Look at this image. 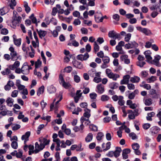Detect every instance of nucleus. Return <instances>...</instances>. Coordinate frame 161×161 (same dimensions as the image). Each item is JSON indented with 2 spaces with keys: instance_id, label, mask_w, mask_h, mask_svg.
<instances>
[{
  "instance_id": "nucleus-1",
  "label": "nucleus",
  "mask_w": 161,
  "mask_h": 161,
  "mask_svg": "<svg viewBox=\"0 0 161 161\" xmlns=\"http://www.w3.org/2000/svg\"><path fill=\"white\" fill-rule=\"evenodd\" d=\"M21 17L19 15L17 12L14 10L13 12V15L12 18V23L13 25L16 26L21 22Z\"/></svg>"
},
{
  "instance_id": "nucleus-2",
  "label": "nucleus",
  "mask_w": 161,
  "mask_h": 161,
  "mask_svg": "<svg viewBox=\"0 0 161 161\" xmlns=\"http://www.w3.org/2000/svg\"><path fill=\"white\" fill-rule=\"evenodd\" d=\"M59 82L60 84L65 89H68L71 86L69 82H66L62 74H60L59 76Z\"/></svg>"
},
{
  "instance_id": "nucleus-3",
  "label": "nucleus",
  "mask_w": 161,
  "mask_h": 161,
  "mask_svg": "<svg viewBox=\"0 0 161 161\" xmlns=\"http://www.w3.org/2000/svg\"><path fill=\"white\" fill-rule=\"evenodd\" d=\"M9 50L10 52V55L11 60L13 61L17 60L18 58V54L15 50L14 48L12 46L10 47Z\"/></svg>"
},
{
  "instance_id": "nucleus-4",
  "label": "nucleus",
  "mask_w": 161,
  "mask_h": 161,
  "mask_svg": "<svg viewBox=\"0 0 161 161\" xmlns=\"http://www.w3.org/2000/svg\"><path fill=\"white\" fill-rule=\"evenodd\" d=\"M0 111H1L0 114L3 116L8 115H12V112L6 109L5 105H2L0 107Z\"/></svg>"
},
{
  "instance_id": "nucleus-5",
  "label": "nucleus",
  "mask_w": 161,
  "mask_h": 161,
  "mask_svg": "<svg viewBox=\"0 0 161 161\" xmlns=\"http://www.w3.org/2000/svg\"><path fill=\"white\" fill-rule=\"evenodd\" d=\"M44 145H41L40 143H38V142H36L35 144V150L34 152L35 153H37L40 151L42 150L44 148Z\"/></svg>"
},
{
  "instance_id": "nucleus-6",
  "label": "nucleus",
  "mask_w": 161,
  "mask_h": 161,
  "mask_svg": "<svg viewBox=\"0 0 161 161\" xmlns=\"http://www.w3.org/2000/svg\"><path fill=\"white\" fill-rule=\"evenodd\" d=\"M133 149L134 150L135 153L137 155H140L141 152L139 150L140 147L139 144L137 143H134L131 145Z\"/></svg>"
},
{
  "instance_id": "nucleus-7",
  "label": "nucleus",
  "mask_w": 161,
  "mask_h": 161,
  "mask_svg": "<svg viewBox=\"0 0 161 161\" xmlns=\"http://www.w3.org/2000/svg\"><path fill=\"white\" fill-rule=\"evenodd\" d=\"M89 57V55L87 53H85L84 54H79L77 56V59L81 61H85Z\"/></svg>"
},
{
  "instance_id": "nucleus-8",
  "label": "nucleus",
  "mask_w": 161,
  "mask_h": 161,
  "mask_svg": "<svg viewBox=\"0 0 161 161\" xmlns=\"http://www.w3.org/2000/svg\"><path fill=\"white\" fill-rule=\"evenodd\" d=\"M96 22L97 23H99L102 22L103 18L102 16V14L100 12H97L94 16Z\"/></svg>"
},
{
  "instance_id": "nucleus-9",
  "label": "nucleus",
  "mask_w": 161,
  "mask_h": 161,
  "mask_svg": "<svg viewBox=\"0 0 161 161\" xmlns=\"http://www.w3.org/2000/svg\"><path fill=\"white\" fill-rule=\"evenodd\" d=\"M161 56L158 55H157L154 57V59L152 61V63L156 66L159 67L161 66L159 61L161 59Z\"/></svg>"
},
{
  "instance_id": "nucleus-10",
  "label": "nucleus",
  "mask_w": 161,
  "mask_h": 161,
  "mask_svg": "<svg viewBox=\"0 0 161 161\" xmlns=\"http://www.w3.org/2000/svg\"><path fill=\"white\" fill-rule=\"evenodd\" d=\"M77 72L76 71L74 70L71 73V75L74 77V81L76 83H79L80 80V76L77 75Z\"/></svg>"
},
{
  "instance_id": "nucleus-11",
  "label": "nucleus",
  "mask_w": 161,
  "mask_h": 161,
  "mask_svg": "<svg viewBox=\"0 0 161 161\" xmlns=\"http://www.w3.org/2000/svg\"><path fill=\"white\" fill-rule=\"evenodd\" d=\"M149 94L152 96V98L153 99H158L160 95L155 90L153 89L150 90Z\"/></svg>"
},
{
  "instance_id": "nucleus-12",
  "label": "nucleus",
  "mask_w": 161,
  "mask_h": 161,
  "mask_svg": "<svg viewBox=\"0 0 161 161\" xmlns=\"http://www.w3.org/2000/svg\"><path fill=\"white\" fill-rule=\"evenodd\" d=\"M130 78V76L129 75H124L123 77V79L120 82L121 85L127 84L129 83V80Z\"/></svg>"
},
{
  "instance_id": "nucleus-13",
  "label": "nucleus",
  "mask_w": 161,
  "mask_h": 161,
  "mask_svg": "<svg viewBox=\"0 0 161 161\" xmlns=\"http://www.w3.org/2000/svg\"><path fill=\"white\" fill-rule=\"evenodd\" d=\"M138 44L135 41H133L125 45V47L127 49L137 47Z\"/></svg>"
},
{
  "instance_id": "nucleus-14",
  "label": "nucleus",
  "mask_w": 161,
  "mask_h": 161,
  "mask_svg": "<svg viewBox=\"0 0 161 161\" xmlns=\"http://www.w3.org/2000/svg\"><path fill=\"white\" fill-rule=\"evenodd\" d=\"M130 150L129 148H126L122 151V157L123 159H125L128 158V154L130 152Z\"/></svg>"
},
{
  "instance_id": "nucleus-15",
  "label": "nucleus",
  "mask_w": 161,
  "mask_h": 161,
  "mask_svg": "<svg viewBox=\"0 0 161 161\" xmlns=\"http://www.w3.org/2000/svg\"><path fill=\"white\" fill-rule=\"evenodd\" d=\"M39 142L41 145H44L45 147L46 145L49 144L50 140L45 138L41 137L39 139Z\"/></svg>"
},
{
  "instance_id": "nucleus-16",
  "label": "nucleus",
  "mask_w": 161,
  "mask_h": 161,
  "mask_svg": "<svg viewBox=\"0 0 161 161\" xmlns=\"http://www.w3.org/2000/svg\"><path fill=\"white\" fill-rule=\"evenodd\" d=\"M121 151V149L120 147H116L115 150L114 151H111V153L114 155V156L117 158L120 155V153Z\"/></svg>"
},
{
  "instance_id": "nucleus-17",
  "label": "nucleus",
  "mask_w": 161,
  "mask_h": 161,
  "mask_svg": "<svg viewBox=\"0 0 161 161\" xmlns=\"http://www.w3.org/2000/svg\"><path fill=\"white\" fill-rule=\"evenodd\" d=\"M111 38L113 39H118L119 40L121 39V36L119 33H117L114 31H111Z\"/></svg>"
},
{
  "instance_id": "nucleus-18",
  "label": "nucleus",
  "mask_w": 161,
  "mask_h": 161,
  "mask_svg": "<svg viewBox=\"0 0 161 161\" xmlns=\"http://www.w3.org/2000/svg\"><path fill=\"white\" fill-rule=\"evenodd\" d=\"M21 72L24 74L27 75L29 73V67L26 65H23L21 68Z\"/></svg>"
},
{
  "instance_id": "nucleus-19",
  "label": "nucleus",
  "mask_w": 161,
  "mask_h": 161,
  "mask_svg": "<svg viewBox=\"0 0 161 161\" xmlns=\"http://www.w3.org/2000/svg\"><path fill=\"white\" fill-rule=\"evenodd\" d=\"M145 55V57L147 59V61L148 62L149 61L152 59V57L151 56V53L150 50H147L145 51L144 53Z\"/></svg>"
},
{
  "instance_id": "nucleus-20",
  "label": "nucleus",
  "mask_w": 161,
  "mask_h": 161,
  "mask_svg": "<svg viewBox=\"0 0 161 161\" xmlns=\"http://www.w3.org/2000/svg\"><path fill=\"white\" fill-rule=\"evenodd\" d=\"M110 142H107L106 144L103 143L102 145V148H103V151H106L109 149L110 147Z\"/></svg>"
},
{
  "instance_id": "nucleus-21",
  "label": "nucleus",
  "mask_w": 161,
  "mask_h": 161,
  "mask_svg": "<svg viewBox=\"0 0 161 161\" xmlns=\"http://www.w3.org/2000/svg\"><path fill=\"white\" fill-rule=\"evenodd\" d=\"M13 37L14 44L18 47L21 44V39H16V36L14 35H13Z\"/></svg>"
},
{
  "instance_id": "nucleus-22",
  "label": "nucleus",
  "mask_w": 161,
  "mask_h": 161,
  "mask_svg": "<svg viewBox=\"0 0 161 161\" xmlns=\"http://www.w3.org/2000/svg\"><path fill=\"white\" fill-rule=\"evenodd\" d=\"M97 88V91L99 93H102L104 91V86L102 84H98Z\"/></svg>"
},
{
  "instance_id": "nucleus-23",
  "label": "nucleus",
  "mask_w": 161,
  "mask_h": 161,
  "mask_svg": "<svg viewBox=\"0 0 161 161\" xmlns=\"http://www.w3.org/2000/svg\"><path fill=\"white\" fill-rule=\"evenodd\" d=\"M16 85L18 89L19 90H22L24 89L25 86L20 84V81L19 80H17L16 83Z\"/></svg>"
},
{
  "instance_id": "nucleus-24",
  "label": "nucleus",
  "mask_w": 161,
  "mask_h": 161,
  "mask_svg": "<svg viewBox=\"0 0 161 161\" xmlns=\"http://www.w3.org/2000/svg\"><path fill=\"white\" fill-rule=\"evenodd\" d=\"M128 56L127 55H122L120 57L122 61H124L125 64H128L130 63V59H128Z\"/></svg>"
},
{
  "instance_id": "nucleus-25",
  "label": "nucleus",
  "mask_w": 161,
  "mask_h": 161,
  "mask_svg": "<svg viewBox=\"0 0 161 161\" xmlns=\"http://www.w3.org/2000/svg\"><path fill=\"white\" fill-rule=\"evenodd\" d=\"M37 31L40 38L41 39H42L43 37H44L47 34V32L46 31H43L41 30L39 31L37 30Z\"/></svg>"
},
{
  "instance_id": "nucleus-26",
  "label": "nucleus",
  "mask_w": 161,
  "mask_h": 161,
  "mask_svg": "<svg viewBox=\"0 0 161 161\" xmlns=\"http://www.w3.org/2000/svg\"><path fill=\"white\" fill-rule=\"evenodd\" d=\"M14 100L11 97H8L6 100V103L8 106L11 107L14 104Z\"/></svg>"
},
{
  "instance_id": "nucleus-27",
  "label": "nucleus",
  "mask_w": 161,
  "mask_h": 161,
  "mask_svg": "<svg viewBox=\"0 0 161 161\" xmlns=\"http://www.w3.org/2000/svg\"><path fill=\"white\" fill-rule=\"evenodd\" d=\"M73 64L75 67L77 68L81 69L83 68V65L80 62L75 61L73 62Z\"/></svg>"
},
{
  "instance_id": "nucleus-28",
  "label": "nucleus",
  "mask_w": 161,
  "mask_h": 161,
  "mask_svg": "<svg viewBox=\"0 0 161 161\" xmlns=\"http://www.w3.org/2000/svg\"><path fill=\"white\" fill-rule=\"evenodd\" d=\"M140 78L139 77L135 76L130 78V81L133 83H137L140 81Z\"/></svg>"
},
{
  "instance_id": "nucleus-29",
  "label": "nucleus",
  "mask_w": 161,
  "mask_h": 161,
  "mask_svg": "<svg viewBox=\"0 0 161 161\" xmlns=\"http://www.w3.org/2000/svg\"><path fill=\"white\" fill-rule=\"evenodd\" d=\"M144 103L146 106H150L153 103V100L151 98H148L144 100Z\"/></svg>"
},
{
  "instance_id": "nucleus-30",
  "label": "nucleus",
  "mask_w": 161,
  "mask_h": 161,
  "mask_svg": "<svg viewBox=\"0 0 161 161\" xmlns=\"http://www.w3.org/2000/svg\"><path fill=\"white\" fill-rule=\"evenodd\" d=\"M31 134V132L30 131H27L26 132L25 134L23 135L21 137V139L22 140H25V142L28 140V138L30 136Z\"/></svg>"
},
{
  "instance_id": "nucleus-31",
  "label": "nucleus",
  "mask_w": 161,
  "mask_h": 161,
  "mask_svg": "<svg viewBox=\"0 0 161 161\" xmlns=\"http://www.w3.org/2000/svg\"><path fill=\"white\" fill-rule=\"evenodd\" d=\"M150 130L152 133L156 134L160 130V129L158 127L155 126L152 127Z\"/></svg>"
},
{
  "instance_id": "nucleus-32",
  "label": "nucleus",
  "mask_w": 161,
  "mask_h": 161,
  "mask_svg": "<svg viewBox=\"0 0 161 161\" xmlns=\"http://www.w3.org/2000/svg\"><path fill=\"white\" fill-rule=\"evenodd\" d=\"M85 112L83 114V116L87 119H89L91 116L90 110L88 108H86L84 110Z\"/></svg>"
},
{
  "instance_id": "nucleus-33",
  "label": "nucleus",
  "mask_w": 161,
  "mask_h": 161,
  "mask_svg": "<svg viewBox=\"0 0 161 161\" xmlns=\"http://www.w3.org/2000/svg\"><path fill=\"white\" fill-rule=\"evenodd\" d=\"M47 90L50 93H53L56 92V89L53 86L51 85L47 87Z\"/></svg>"
},
{
  "instance_id": "nucleus-34",
  "label": "nucleus",
  "mask_w": 161,
  "mask_h": 161,
  "mask_svg": "<svg viewBox=\"0 0 161 161\" xmlns=\"http://www.w3.org/2000/svg\"><path fill=\"white\" fill-rule=\"evenodd\" d=\"M2 74L3 75H7L8 76L11 73V71L9 68H6L1 72Z\"/></svg>"
},
{
  "instance_id": "nucleus-35",
  "label": "nucleus",
  "mask_w": 161,
  "mask_h": 161,
  "mask_svg": "<svg viewBox=\"0 0 161 161\" xmlns=\"http://www.w3.org/2000/svg\"><path fill=\"white\" fill-rule=\"evenodd\" d=\"M92 134L91 133H89L85 138V141L87 142H89L92 140Z\"/></svg>"
},
{
  "instance_id": "nucleus-36",
  "label": "nucleus",
  "mask_w": 161,
  "mask_h": 161,
  "mask_svg": "<svg viewBox=\"0 0 161 161\" xmlns=\"http://www.w3.org/2000/svg\"><path fill=\"white\" fill-rule=\"evenodd\" d=\"M60 96L59 99L58 100L56 103L54 107V109H55V113H57V111L58 110V104L59 103V102L62 99V96L61 94H60L59 95Z\"/></svg>"
},
{
  "instance_id": "nucleus-37",
  "label": "nucleus",
  "mask_w": 161,
  "mask_h": 161,
  "mask_svg": "<svg viewBox=\"0 0 161 161\" xmlns=\"http://www.w3.org/2000/svg\"><path fill=\"white\" fill-rule=\"evenodd\" d=\"M44 86H42L38 89L37 93V95L39 96L41 94H42L44 92Z\"/></svg>"
},
{
  "instance_id": "nucleus-38",
  "label": "nucleus",
  "mask_w": 161,
  "mask_h": 161,
  "mask_svg": "<svg viewBox=\"0 0 161 161\" xmlns=\"http://www.w3.org/2000/svg\"><path fill=\"white\" fill-rule=\"evenodd\" d=\"M26 44L23 43L22 46V48L23 51L26 53H27L28 52L30 49L29 47H26Z\"/></svg>"
},
{
  "instance_id": "nucleus-39",
  "label": "nucleus",
  "mask_w": 161,
  "mask_h": 161,
  "mask_svg": "<svg viewBox=\"0 0 161 161\" xmlns=\"http://www.w3.org/2000/svg\"><path fill=\"white\" fill-rule=\"evenodd\" d=\"M142 33L147 36H149L152 34V32L151 31L146 28H143V30Z\"/></svg>"
},
{
  "instance_id": "nucleus-40",
  "label": "nucleus",
  "mask_w": 161,
  "mask_h": 161,
  "mask_svg": "<svg viewBox=\"0 0 161 161\" xmlns=\"http://www.w3.org/2000/svg\"><path fill=\"white\" fill-rule=\"evenodd\" d=\"M28 149L29 150V155H31L32 154L35 153V152H34V146L32 145H30L28 146Z\"/></svg>"
},
{
  "instance_id": "nucleus-41",
  "label": "nucleus",
  "mask_w": 161,
  "mask_h": 161,
  "mask_svg": "<svg viewBox=\"0 0 161 161\" xmlns=\"http://www.w3.org/2000/svg\"><path fill=\"white\" fill-rule=\"evenodd\" d=\"M123 97L122 96L119 97V100L118 102V104L120 106H123L124 105L125 102L123 100Z\"/></svg>"
},
{
  "instance_id": "nucleus-42",
  "label": "nucleus",
  "mask_w": 161,
  "mask_h": 161,
  "mask_svg": "<svg viewBox=\"0 0 161 161\" xmlns=\"http://www.w3.org/2000/svg\"><path fill=\"white\" fill-rule=\"evenodd\" d=\"M29 18L31 19L33 23L37 24V22L36 18L34 17V14H32L29 17Z\"/></svg>"
},
{
  "instance_id": "nucleus-43",
  "label": "nucleus",
  "mask_w": 161,
  "mask_h": 161,
  "mask_svg": "<svg viewBox=\"0 0 161 161\" xmlns=\"http://www.w3.org/2000/svg\"><path fill=\"white\" fill-rule=\"evenodd\" d=\"M24 7L25 8V10L26 11V12L27 13H29L31 10V8L28 6V3L26 2H24Z\"/></svg>"
},
{
  "instance_id": "nucleus-44",
  "label": "nucleus",
  "mask_w": 161,
  "mask_h": 161,
  "mask_svg": "<svg viewBox=\"0 0 161 161\" xmlns=\"http://www.w3.org/2000/svg\"><path fill=\"white\" fill-rule=\"evenodd\" d=\"M157 80L156 77L155 76H152L151 77L148 78L147 80L148 83L153 82Z\"/></svg>"
},
{
  "instance_id": "nucleus-45",
  "label": "nucleus",
  "mask_w": 161,
  "mask_h": 161,
  "mask_svg": "<svg viewBox=\"0 0 161 161\" xmlns=\"http://www.w3.org/2000/svg\"><path fill=\"white\" fill-rule=\"evenodd\" d=\"M11 3L9 4V6L11 8L14 9V7L16 5V2L15 0H11Z\"/></svg>"
},
{
  "instance_id": "nucleus-46",
  "label": "nucleus",
  "mask_w": 161,
  "mask_h": 161,
  "mask_svg": "<svg viewBox=\"0 0 161 161\" xmlns=\"http://www.w3.org/2000/svg\"><path fill=\"white\" fill-rule=\"evenodd\" d=\"M104 136V135L103 133L100 132L98 133L96 137L98 141L101 140L102 139Z\"/></svg>"
},
{
  "instance_id": "nucleus-47",
  "label": "nucleus",
  "mask_w": 161,
  "mask_h": 161,
  "mask_svg": "<svg viewBox=\"0 0 161 161\" xmlns=\"http://www.w3.org/2000/svg\"><path fill=\"white\" fill-rule=\"evenodd\" d=\"M20 125L17 124H13L12 126V129L13 130H17L20 128Z\"/></svg>"
},
{
  "instance_id": "nucleus-48",
  "label": "nucleus",
  "mask_w": 161,
  "mask_h": 161,
  "mask_svg": "<svg viewBox=\"0 0 161 161\" xmlns=\"http://www.w3.org/2000/svg\"><path fill=\"white\" fill-rule=\"evenodd\" d=\"M94 49L95 53L99 50V46L97 44L96 42H94Z\"/></svg>"
},
{
  "instance_id": "nucleus-49",
  "label": "nucleus",
  "mask_w": 161,
  "mask_h": 161,
  "mask_svg": "<svg viewBox=\"0 0 161 161\" xmlns=\"http://www.w3.org/2000/svg\"><path fill=\"white\" fill-rule=\"evenodd\" d=\"M90 97L92 101H95L97 97V94L95 93H92L90 94Z\"/></svg>"
},
{
  "instance_id": "nucleus-50",
  "label": "nucleus",
  "mask_w": 161,
  "mask_h": 161,
  "mask_svg": "<svg viewBox=\"0 0 161 161\" xmlns=\"http://www.w3.org/2000/svg\"><path fill=\"white\" fill-rule=\"evenodd\" d=\"M11 146L14 149H16L18 148V143L17 141H13L12 142Z\"/></svg>"
},
{
  "instance_id": "nucleus-51",
  "label": "nucleus",
  "mask_w": 161,
  "mask_h": 161,
  "mask_svg": "<svg viewBox=\"0 0 161 161\" xmlns=\"http://www.w3.org/2000/svg\"><path fill=\"white\" fill-rule=\"evenodd\" d=\"M96 71L94 69H92L88 72L89 75L91 77H93L95 76Z\"/></svg>"
},
{
  "instance_id": "nucleus-52",
  "label": "nucleus",
  "mask_w": 161,
  "mask_h": 161,
  "mask_svg": "<svg viewBox=\"0 0 161 161\" xmlns=\"http://www.w3.org/2000/svg\"><path fill=\"white\" fill-rule=\"evenodd\" d=\"M42 64V62L40 61L39 59H38L37 61L35 62V68L37 69L40 67Z\"/></svg>"
},
{
  "instance_id": "nucleus-53",
  "label": "nucleus",
  "mask_w": 161,
  "mask_h": 161,
  "mask_svg": "<svg viewBox=\"0 0 161 161\" xmlns=\"http://www.w3.org/2000/svg\"><path fill=\"white\" fill-rule=\"evenodd\" d=\"M140 86L141 87H143L146 89L148 90L151 89V86L149 84H145L144 85H140Z\"/></svg>"
},
{
  "instance_id": "nucleus-54",
  "label": "nucleus",
  "mask_w": 161,
  "mask_h": 161,
  "mask_svg": "<svg viewBox=\"0 0 161 161\" xmlns=\"http://www.w3.org/2000/svg\"><path fill=\"white\" fill-rule=\"evenodd\" d=\"M119 77V75L111 73V79H112L114 80H116Z\"/></svg>"
},
{
  "instance_id": "nucleus-55",
  "label": "nucleus",
  "mask_w": 161,
  "mask_h": 161,
  "mask_svg": "<svg viewBox=\"0 0 161 161\" xmlns=\"http://www.w3.org/2000/svg\"><path fill=\"white\" fill-rule=\"evenodd\" d=\"M109 97L107 95H103L101 97V100L103 101H106L108 100L109 99Z\"/></svg>"
},
{
  "instance_id": "nucleus-56",
  "label": "nucleus",
  "mask_w": 161,
  "mask_h": 161,
  "mask_svg": "<svg viewBox=\"0 0 161 161\" xmlns=\"http://www.w3.org/2000/svg\"><path fill=\"white\" fill-rule=\"evenodd\" d=\"M145 64L146 63L142 61H139L136 63L137 65L140 67H143Z\"/></svg>"
},
{
  "instance_id": "nucleus-57",
  "label": "nucleus",
  "mask_w": 161,
  "mask_h": 161,
  "mask_svg": "<svg viewBox=\"0 0 161 161\" xmlns=\"http://www.w3.org/2000/svg\"><path fill=\"white\" fill-rule=\"evenodd\" d=\"M131 35L130 33H128L126 35L125 38V41L126 42H128L130 39Z\"/></svg>"
},
{
  "instance_id": "nucleus-58",
  "label": "nucleus",
  "mask_w": 161,
  "mask_h": 161,
  "mask_svg": "<svg viewBox=\"0 0 161 161\" xmlns=\"http://www.w3.org/2000/svg\"><path fill=\"white\" fill-rule=\"evenodd\" d=\"M18 94V92L17 90H14L13 91L11 95V96L12 97H16L17 96V95Z\"/></svg>"
},
{
  "instance_id": "nucleus-59",
  "label": "nucleus",
  "mask_w": 161,
  "mask_h": 161,
  "mask_svg": "<svg viewBox=\"0 0 161 161\" xmlns=\"http://www.w3.org/2000/svg\"><path fill=\"white\" fill-rule=\"evenodd\" d=\"M89 127L93 131H97V127L95 125H90L89 126Z\"/></svg>"
},
{
  "instance_id": "nucleus-60",
  "label": "nucleus",
  "mask_w": 161,
  "mask_h": 161,
  "mask_svg": "<svg viewBox=\"0 0 161 161\" xmlns=\"http://www.w3.org/2000/svg\"><path fill=\"white\" fill-rule=\"evenodd\" d=\"M102 81L100 77H95L93 79V81L97 83H98Z\"/></svg>"
},
{
  "instance_id": "nucleus-61",
  "label": "nucleus",
  "mask_w": 161,
  "mask_h": 161,
  "mask_svg": "<svg viewBox=\"0 0 161 161\" xmlns=\"http://www.w3.org/2000/svg\"><path fill=\"white\" fill-rule=\"evenodd\" d=\"M34 74L37 75V77L39 79L41 78L42 74L39 72H37L36 69H35L34 70Z\"/></svg>"
},
{
  "instance_id": "nucleus-62",
  "label": "nucleus",
  "mask_w": 161,
  "mask_h": 161,
  "mask_svg": "<svg viewBox=\"0 0 161 161\" xmlns=\"http://www.w3.org/2000/svg\"><path fill=\"white\" fill-rule=\"evenodd\" d=\"M127 87L129 90H134L135 88V85L131 83H128L127 84Z\"/></svg>"
},
{
  "instance_id": "nucleus-63",
  "label": "nucleus",
  "mask_w": 161,
  "mask_h": 161,
  "mask_svg": "<svg viewBox=\"0 0 161 161\" xmlns=\"http://www.w3.org/2000/svg\"><path fill=\"white\" fill-rule=\"evenodd\" d=\"M19 152H17L16 157L18 158H21L22 156V152L21 150H19Z\"/></svg>"
},
{
  "instance_id": "nucleus-64",
  "label": "nucleus",
  "mask_w": 161,
  "mask_h": 161,
  "mask_svg": "<svg viewBox=\"0 0 161 161\" xmlns=\"http://www.w3.org/2000/svg\"><path fill=\"white\" fill-rule=\"evenodd\" d=\"M119 86V84L117 83L113 82L111 83V89H115L117 88Z\"/></svg>"
}]
</instances>
